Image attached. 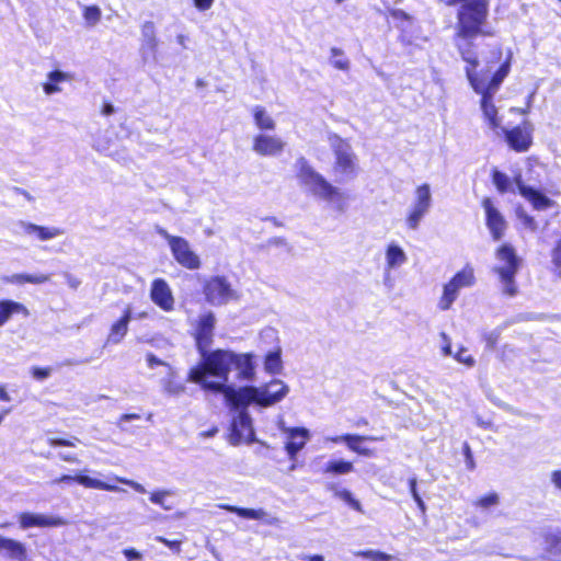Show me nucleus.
<instances>
[{"label":"nucleus","mask_w":561,"mask_h":561,"mask_svg":"<svg viewBox=\"0 0 561 561\" xmlns=\"http://www.w3.org/2000/svg\"><path fill=\"white\" fill-rule=\"evenodd\" d=\"M156 540L163 543L164 546H167L174 552L179 553L181 551V541L180 540H169L162 536L156 537Z\"/></svg>","instance_id":"nucleus-48"},{"label":"nucleus","mask_w":561,"mask_h":561,"mask_svg":"<svg viewBox=\"0 0 561 561\" xmlns=\"http://www.w3.org/2000/svg\"><path fill=\"white\" fill-rule=\"evenodd\" d=\"M171 495H173V492L171 490H157L150 494V501L151 503L159 505L163 510L169 511L172 508V505H169L167 503V497Z\"/></svg>","instance_id":"nucleus-40"},{"label":"nucleus","mask_w":561,"mask_h":561,"mask_svg":"<svg viewBox=\"0 0 561 561\" xmlns=\"http://www.w3.org/2000/svg\"><path fill=\"white\" fill-rule=\"evenodd\" d=\"M289 393V387L280 379L255 387H239L237 396L230 407H249L254 403L261 408H268L280 402Z\"/></svg>","instance_id":"nucleus-4"},{"label":"nucleus","mask_w":561,"mask_h":561,"mask_svg":"<svg viewBox=\"0 0 561 561\" xmlns=\"http://www.w3.org/2000/svg\"><path fill=\"white\" fill-rule=\"evenodd\" d=\"M19 519L23 529L31 527H53L64 525V520L61 518L43 514L22 513Z\"/></svg>","instance_id":"nucleus-23"},{"label":"nucleus","mask_w":561,"mask_h":561,"mask_svg":"<svg viewBox=\"0 0 561 561\" xmlns=\"http://www.w3.org/2000/svg\"><path fill=\"white\" fill-rule=\"evenodd\" d=\"M214 2L215 0H193L194 7L201 12L209 10Z\"/></svg>","instance_id":"nucleus-53"},{"label":"nucleus","mask_w":561,"mask_h":561,"mask_svg":"<svg viewBox=\"0 0 561 561\" xmlns=\"http://www.w3.org/2000/svg\"><path fill=\"white\" fill-rule=\"evenodd\" d=\"M551 482L561 491V470H554L551 472Z\"/></svg>","instance_id":"nucleus-57"},{"label":"nucleus","mask_w":561,"mask_h":561,"mask_svg":"<svg viewBox=\"0 0 561 561\" xmlns=\"http://www.w3.org/2000/svg\"><path fill=\"white\" fill-rule=\"evenodd\" d=\"M140 419V415L139 414H136V413H127V414H123L121 417H119V421L117 423V425L122 428V430H126L124 427V423L125 422H129V421H133V420H138Z\"/></svg>","instance_id":"nucleus-55"},{"label":"nucleus","mask_w":561,"mask_h":561,"mask_svg":"<svg viewBox=\"0 0 561 561\" xmlns=\"http://www.w3.org/2000/svg\"><path fill=\"white\" fill-rule=\"evenodd\" d=\"M282 352L280 348L271 351L266 354L265 360H264V369L266 373L271 375H278L280 374L283 369V362H282Z\"/></svg>","instance_id":"nucleus-32"},{"label":"nucleus","mask_w":561,"mask_h":561,"mask_svg":"<svg viewBox=\"0 0 561 561\" xmlns=\"http://www.w3.org/2000/svg\"><path fill=\"white\" fill-rule=\"evenodd\" d=\"M482 207L485 211V224L495 241L501 240L507 228V222L500 210L494 206L491 198L485 197L482 201Z\"/></svg>","instance_id":"nucleus-16"},{"label":"nucleus","mask_w":561,"mask_h":561,"mask_svg":"<svg viewBox=\"0 0 561 561\" xmlns=\"http://www.w3.org/2000/svg\"><path fill=\"white\" fill-rule=\"evenodd\" d=\"M50 368L33 367L32 375L37 380H44L50 376Z\"/></svg>","instance_id":"nucleus-51"},{"label":"nucleus","mask_w":561,"mask_h":561,"mask_svg":"<svg viewBox=\"0 0 561 561\" xmlns=\"http://www.w3.org/2000/svg\"><path fill=\"white\" fill-rule=\"evenodd\" d=\"M59 458L64 461H67V462H78V458L71 454H64V453H60L59 454Z\"/></svg>","instance_id":"nucleus-62"},{"label":"nucleus","mask_w":561,"mask_h":561,"mask_svg":"<svg viewBox=\"0 0 561 561\" xmlns=\"http://www.w3.org/2000/svg\"><path fill=\"white\" fill-rule=\"evenodd\" d=\"M477 425L484 430H493V424L490 421H484L481 417H477Z\"/></svg>","instance_id":"nucleus-61"},{"label":"nucleus","mask_w":561,"mask_h":561,"mask_svg":"<svg viewBox=\"0 0 561 561\" xmlns=\"http://www.w3.org/2000/svg\"><path fill=\"white\" fill-rule=\"evenodd\" d=\"M492 181L500 193L513 192L517 188L518 193L531 203L535 209L545 210L552 206L553 202L539 191L526 185L523 182L522 175L517 174L514 182L503 172L494 170L492 173Z\"/></svg>","instance_id":"nucleus-7"},{"label":"nucleus","mask_w":561,"mask_h":561,"mask_svg":"<svg viewBox=\"0 0 561 561\" xmlns=\"http://www.w3.org/2000/svg\"><path fill=\"white\" fill-rule=\"evenodd\" d=\"M455 359L461 364H465L468 367H472L474 365V358L468 353V350L465 347H460L459 351L454 355Z\"/></svg>","instance_id":"nucleus-44"},{"label":"nucleus","mask_w":561,"mask_h":561,"mask_svg":"<svg viewBox=\"0 0 561 561\" xmlns=\"http://www.w3.org/2000/svg\"><path fill=\"white\" fill-rule=\"evenodd\" d=\"M72 79L70 73L60 71V70H54L50 71L47 75V81L43 83V90L45 94L53 95L55 93L61 92V88L59 87V83L70 81Z\"/></svg>","instance_id":"nucleus-28"},{"label":"nucleus","mask_w":561,"mask_h":561,"mask_svg":"<svg viewBox=\"0 0 561 561\" xmlns=\"http://www.w3.org/2000/svg\"><path fill=\"white\" fill-rule=\"evenodd\" d=\"M156 231L168 241L172 255L180 265L188 270H196L201 266V260L198 255L192 251L187 240L170 234L162 227H157Z\"/></svg>","instance_id":"nucleus-11"},{"label":"nucleus","mask_w":561,"mask_h":561,"mask_svg":"<svg viewBox=\"0 0 561 561\" xmlns=\"http://www.w3.org/2000/svg\"><path fill=\"white\" fill-rule=\"evenodd\" d=\"M502 131L505 134L508 145L515 151H526L531 145V129L526 125L524 127L517 126L510 130L502 128Z\"/></svg>","instance_id":"nucleus-22"},{"label":"nucleus","mask_w":561,"mask_h":561,"mask_svg":"<svg viewBox=\"0 0 561 561\" xmlns=\"http://www.w3.org/2000/svg\"><path fill=\"white\" fill-rule=\"evenodd\" d=\"M199 354L201 363L190 369L187 380L199 385L206 392L222 394L227 407H230L239 387L228 383L229 374L234 369L239 381H253L255 378L253 355L238 354L227 350H208Z\"/></svg>","instance_id":"nucleus-1"},{"label":"nucleus","mask_w":561,"mask_h":561,"mask_svg":"<svg viewBox=\"0 0 561 561\" xmlns=\"http://www.w3.org/2000/svg\"><path fill=\"white\" fill-rule=\"evenodd\" d=\"M517 217L520 220L522 225L525 229H528L531 232L537 231L538 229V222L535 220L534 217L526 214L524 210L517 211Z\"/></svg>","instance_id":"nucleus-42"},{"label":"nucleus","mask_w":561,"mask_h":561,"mask_svg":"<svg viewBox=\"0 0 561 561\" xmlns=\"http://www.w3.org/2000/svg\"><path fill=\"white\" fill-rule=\"evenodd\" d=\"M488 0H467L458 11V35L472 38L481 32L488 16Z\"/></svg>","instance_id":"nucleus-8"},{"label":"nucleus","mask_w":561,"mask_h":561,"mask_svg":"<svg viewBox=\"0 0 561 561\" xmlns=\"http://www.w3.org/2000/svg\"><path fill=\"white\" fill-rule=\"evenodd\" d=\"M75 442H79V439L75 438V440H68L64 438H48V444L53 447H73L76 445Z\"/></svg>","instance_id":"nucleus-49"},{"label":"nucleus","mask_w":561,"mask_h":561,"mask_svg":"<svg viewBox=\"0 0 561 561\" xmlns=\"http://www.w3.org/2000/svg\"><path fill=\"white\" fill-rule=\"evenodd\" d=\"M146 360H147L148 367L150 369H153L156 366H163V367H165V369L168 371L169 367H171L168 363L161 360L160 358H158L156 355H153L151 353L147 354Z\"/></svg>","instance_id":"nucleus-47"},{"label":"nucleus","mask_w":561,"mask_h":561,"mask_svg":"<svg viewBox=\"0 0 561 561\" xmlns=\"http://www.w3.org/2000/svg\"><path fill=\"white\" fill-rule=\"evenodd\" d=\"M206 300L213 306H222L234 299L236 291L222 276H214L204 286Z\"/></svg>","instance_id":"nucleus-14"},{"label":"nucleus","mask_w":561,"mask_h":561,"mask_svg":"<svg viewBox=\"0 0 561 561\" xmlns=\"http://www.w3.org/2000/svg\"><path fill=\"white\" fill-rule=\"evenodd\" d=\"M355 556L369 559L371 561H402L397 557L387 554L379 550H362L355 552Z\"/></svg>","instance_id":"nucleus-37"},{"label":"nucleus","mask_w":561,"mask_h":561,"mask_svg":"<svg viewBox=\"0 0 561 561\" xmlns=\"http://www.w3.org/2000/svg\"><path fill=\"white\" fill-rule=\"evenodd\" d=\"M112 480L117 481L123 484H126L139 493H142V494L147 493V490L145 489V486L134 480H129V479L117 477V476L113 477Z\"/></svg>","instance_id":"nucleus-46"},{"label":"nucleus","mask_w":561,"mask_h":561,"mask_svg":"<svg viewBox=\"0 0 561 561\" xmlns=\"http://www.w3.org/2000/svg\"><path fill=\"white\" fill-rule=\"evenodd\" d=\"M342 438H344V443L347 445L348 449H351L352 451H355L363 456L371 455L370 449L360 447L358 445V443L364 439L373 440L374 439L373 437H364V436H359V435H355V434H344Z\"/></svg>","instance_id":"nucleus-34"},{"label":"nucleus","mask_w":561,"mask_h":561,"mask_svg":"<svg viewBox=\"0 0 561 561\" xmlns=\"http://www.w3.org/2000/svg\"><path fill=\"white\" fill-rule=\"evenodd\" d=\"M75 481L84 488L90 489H96V490H104V491H111V492H122L124 491L122 488L106 483L104 481H101L99 479L91 478L89 476L84 474H78V476H69V474H62L60 478L55 479L51 483H67Z\"/></svg>","instance_id":"nucleus-21"},{"label":"nucleus","mask_w":561,"mask_h":561,"mask_svg":"<svg viewBox=\"0 0 561 561\" xmlns=\"http://www.w3.org/2000/svg\"><path fill=\"white\" fill-rule=\"evenodd\" d=\"M386 273L397 270L408 262V255L404 250L396 242H390L385 251Z\"/></svg>","instance_id":"nucleus-26"},{"label":"nucleus","mask_w":561,"mask_h":561,"mask_svg":"<svg viewBox=\"0 0 561 561\" xmlns=\"http://www.w3.org/2000/svg\"><path fill=\"white\" fill-rule=\"evenodd\" d=\"M330 61L336 69L347 70L350 68V61L344 57V54L340 48L333 47L331 49Z\"/></svg>","instance_id":"nucleus-41"},{"label":"nucleus","mask_w":561,"mask_h":561,"mask_svg":"<svg viewBox=\"0 0 561 561\" xmlns=\"http://www.w3.org/2000/svg\"><path fill=\"white\" fill-rule=\"evenodd\" d=\"M10 231L15 237H28L38 241H48L64 233V230L58 227L39 226L26 220L13 221Z\"/></svg>","instance_id":"nucleus-13"},{"label":"nucleus","mask_w":561,"mask_h":561,"mask_svg":"<svg viewBox=\"0 0 561 561\" xmlns=\"http://www.w3.org/2000/svg\"><path fill=\"white\" fill-rule=\"evenodd\" d=\"M140 55L145 62L159 64V39L156 25L152 21H146L141 25Z\"/></svg>","instance_id":"nucleus-15"},{"label":"nucleus","mask_w":561,"mask_h":561,"mask_svg":"<svg viewBox=\"0 0 561 561\" xmlns=\"http://www.w3.org/2000/svg\"><path fill=\"white\" fill-rule=\"evenodd\" d=\"M354 469L353 463L345 460H332L329 461L324 469V473H332V474H346L352 472Z\"/></svg>","instance_id":"nucleus-35"},{"label":"nucleus","mask_w":561,"mask_h":561,"mask_svg":"<svg viewBox=\"0 0 561 561\" xmlns=\"http://www.w3.org/2000/svg\"><path fill=\"white\" fill-rule=\"evenodd\" d=\"M252 114L256 127L261 130H274L276 123L266 110L260 105L252 108Z\"/></svg>","instance_id":"nucleus-31"},{"label":"nucleus","mask_w":561,"mask_h":561,"mask_svg":"<svg viewBox=\"0 0 561 561\" xmlns=\"http://www.w3.org/2000/svg\"><path fill=\"white\" fill-rule=\"evenodd\" d=\"M279 428L283 433L287 434V443L285 450L290 460H295L297 454L306 446L310 438L309 430L305 427H286L284 422L280 421Z\"/></svg>","instance_id":"nucleus-17"},{"label":"nucleus","mask_w":561,"mask_h":561,"mask_svg":"<svg viewBox=\"0 0 561 561\" xmlns=\"http://www.w3.org/2000/svg\"><path fill=\"white\" fill-rule=\"evenodd\" d=\"M301 560H305V561H324L323 557L320 556V554L304 556V557H301Z\"/></svg>","instance_id":"nucleus-64"},{"label":"nucleus","mask_w":561,"mask_h":561,"mask_svg":"<svg viewBox=\"0 0 561 561\" xmlns=\"http://www.w3.org/2000/svg\"><path fill=\"white\" fill-rule=\"evenodd\" d=\"M27 274L21 273V274H14L10 277L9 282L15 283V284H23L26 283Z\"/></svg>","instance_id":"nucleus-59"},{"label":"nucleus","mask_w":561,"mask_h":561,"mask_svg":"<svg viewBox=\"0 0 561 561\" xmlns=\"http://www.w3.org/2000/svg\"><path fill=\"white\" fill-rule=\"evenodd\" d=\"M175 378V370L172 367H169V370L167 371V376L161 380V385L163 387L164 392L171 396H179L182 392H184L185 387L176 382L174 380Z\"/></svg>","instance_id":"nucleus-33"},{"label":"nucleus","mask_w":561,"mask_h":561,"mask_svg":"<svg viewBox=\"0 0 561 561\" xmlns=\"http://www.w3.org/2000/svg\"><path fill=\"white\" fill-rule=\"evenodd\" d=\"M433 206L431 186L427 183L419 185L413 194V199L408 208L405 226L409 230H417L421 221L430 213Z\"/></svg>","instance_id":"nucleus-9"},{"label":"nucleus","mask_w":561,"mask_h":561,"mask_svg":"<svg viewBox=\"0 0 561 561\" xmlns=\"http://www.w3.org/2000/svg\"><path fill=\"white\" fill-rule=\"evenodd\" d=\"M150 299L165 312L174 310L175 300L172 290L163 278H156L151 283Z\"/></svg>","instance_id":"nucleus-20"},{"label":"nucleus","mask_w":561,"mask_h":561,"mask_svg":"<svg viewBox=\"0 0 561 561\" xmlns=\"http://www.w3.org/2000/svg\"><path fill=\"white\" fill-rule=\"evenodd\" d=\"M476 283L474 272L470 265H467L444 286L443 295L438 301V308L443 311L450 309L451 305L458 298L462 288L473 286Z\"/></svg>","instance_id":"nucleus-12"},{"label":"nucleus","mask_w":561,"mask_h":561,"mask_svg":"<svg viewBox=\"0 0 561 561\" xmlns=\"http://www.w3.org/2000/svg\"><path fill=\"white\" fill-rule=\"evenodd\" d=\"M286 142L276 135L259 134L253 138L252 149L264 157L279 156L285 149Z\"/></svg>","instance_id":"nucleus-19"},{"label":"nucleus","mask_w":561,"mask_h":561,"mask_svg":"<svg viewBox=\"0 0 561 561\" xmlns=\"http://www.w3.org/2000/svg\"><path fill=\"white\" fill-rule=\"evenodd\" d=\"M218 507L221 510H225L227 512L234 513V514L239 515L240 517H243L247 519L261 520L267 516L266 512L262 508H259V510L243 508V507H238V506H233V505H229V504H219Z\"/></svg>","instance_id":"nucleus-30"},{"label":"nucleus","mask_w":561,"mask_h":561,"mask_svg":"<svg viewBox=\"0 0 561 561\" xmlns=\"http://www.w3.org/2000/svg\"><path fill=\"white\" fill-rule=\"evenodd\" d=\"M462 59L467 62L466 75L472 89L478 94H481V110L485 121L488 122L491 129L496 130L497 128H501V118L497 116V108L493 104L492 100L501 83L510 72L511 54L493 73L490 81H488L484 76L479 77L474 72V67L477 65L474 58L468 56L466 53H462Z\"/></svg>","instance_id":"nucleus-2"},{"label":"nucleus","mask_w":561,"mask_h":561,"mask_svg":"<svg viewBox=\"0 0 561 561\" xmlns=\"http://www.w3.org/2000/svg\"><path fill=\"white\" fill-rule=\"evenodd\" d=\"M551 262L556 272L561 276V238L557 241L551 252Z\"/></svg>","instance_id":"nucleus-43"},{"label":"nucleus","mask_w":561,"mask_h":561,"mask_svg":"<svg viewBox=\"0 0 561 561\" xmlns=\"http://www.w3.org/2000/svg\"><path fill=\"white\" fill-rule=\"evenodd\" d=\"M500 503V496L495 492H491L484 496L479 497L473 502V505L482 511H489L492 507L497 506Z\"/></svg>","instance_id":"nucleus-39"},{"label":"nucleus","mask_w":561,"mask_h":561,"mask_svg":"<svg viewBox=\"0 0 561 561\" xmlns=\"http://www.w3.org/2000/svg\"><path fill=\"white\" fill-rule=\"evenodd\" d=\"M82 16L87 27H94L102 18V11L98 5H82Z\"/></svg>","instance_id":"nucleus-36"},{"label":"nucleus","mask_w":561,"mask_h":561,"mask_svg":"<svg viewBox=\"0 0 561 561\" xmlns=\"http://www.w3.org/2000/svg\"><path fill=\"white\" fill-rule=\"evenodd\" d=\"M94 148H95L98 151H100V152H102V153H104V154L113 156V157H114L115 159H117L118 161H121V160L123 159L121 156H118V153H115V154H114L113 152H111V151H110V148H108L106 145H103V144H101V142H99V141H98V142H95Z\"/></svg>","instance_id":"nucleus-54"},{"label":"nucleus","mask_w":561,"mask_h":561,"mask_svg":"<svg viewBox=\"0 0 561 561\" xmlns=\"http://www.w3.org/2000/svg\"><path fill=\"white\" fill-rule=\"evenodd\" d=\"M440 339H442V352H443V355L444 356H451L453 352H451L450 339L448 337V335L445 332L440 333Z\"/></svg>","instance_id":"nucleus-50"},{"label":"nucleus","mask_w":561,"mask_h":561,"mask_svg":"<svg viewBox=\"0 0 561 561\" xmlns=\"http://www.w3.org/2000/svg\"><path fill=\"white\" fill-rule=\"evenodd\" d=\"M49 280V275L46 274H27L26 283L44 284Z\"/></svg>","instance_id":"nucleus-52"},{"label":"nucleus","mask_w":561,"mask_h":561,"mask_svg":"<svg viewBox=\"0 0 561 561\" xmlns=\"http://www.w3.org/2000/svg\"><path fill=\"white\" fill-rule=\"evenodd\" d=\"M329 144L334 153L333 173L337 183H347L358 174L357 158L351 145L336 134L329 135Z\"/></svg>","instance_id":"nucleus-5"},{"label":"nucleus","mask_w":561,"mask_h":561,"mask_svg":"<svg viewBox=\"0 0 561 561\" xmlns=\"http://www.w3.org/2000/svg\"><path fill=\"white\" fill-rule=\"evenodd\" d=\"M123 553L128 560H141L142 558L141 553L134 548L124 549Z\"/></svg>","instance_id":"nucleus-56"},{"label":"nucleus","mask_w":561,"mask_h":561,"mask_svg":"<svg viewBox=\"0 0 561 561\" xmlns=\"http://www.w3.org/2000/svg\"><path fill=\"white\" fill-rule=\"evenodd\" d=\"M233 411L229 442L233 446L242 443L252 444L255 439V433L252 425V417L248 411V407H228Z\"/></svg>","instance_id":"nucleus-10"},{"label":"nucleus","mask_w":561,"mask_h":561,"mask_svg":"<svg viewBox=\"0 0 561 561\" xmlns=\"http://www.w3.org/2000/svg\"><path fill=\"white\" fill-rule=\"evenodd\" d=\"M0 401H3V402L11 401V397L7 392L5 387L2 385H0Z\"/></svg>","instance_id":"nucleus-63"},{"label":"nucleus","mask_w":561,"mask_h":561,"mask_svg":"<svg viewBox=\"0 0 561 561\" xmlns=\"http://www.w3.org/2000/svg\"><path fill=\"white\" fill-rule=\"evenodd\" d=\"M0 550L5 551L7 556L11 559L18 561H24L26 559L25 546L14 539L0 536Z\"/></svg>","instance_id":"nucleus-29"},{"label":"nucleus","mask_w":561,"mask_h":561,"mask_svg":"<svg viewBox=\"0 0 561 561\" xmlns=\"http://www.w3.org/2000/svg\"><path fill=\"white\" fill-rule=\"evenodd\" d=\"M409 488L413 500L416 499V496H420L416 490V478L413 477L409 479Z\"/></svg>","instance_id":"nucleus-60"},{"label":"nucleus","mask_w":561,"mask_h":561,"mask_svg":"<svg viewBox=\"0 0 561 561\" xmlns=\"http://www.w3.org/2000/svg\"><path fill=\"white\" fill-rule=\"evenodd\" d=\"M330 490H333L334 491V496L344 501L345 503H347L352 508H354L355 511L357 512H360L362 511V505L360 503L354 499L353 494L346 490V489H337L335 486H330Z\"/></svg>","instance_id":"nucleus-38"},{"label":"nucleus","mask_w":561,"mask_h":561,"mask_svg":"<svg viewBox=\"0 0 561 561\" xmlns=\"http://www.w3.org/2000/svg\"><path fill=\"white\" fill-rule=\"evenodd\" d=\"M497 263L493 272L499 276L502 291L507 296L517 294L515 276L520 267L522 260L517 256L515 249L508 244H502L495 252Z\"/></svg>","instance_id":"nucleus-6"},{"label":"nucleus","mask_w":561,"mask_h":561,"mask_svg":"<svg viewBox=\"0 0 561 561\" xmlns=\"http://www.w3.org/2000/svg\"><path fill=\"white\" fill-rule=\"evenodd\" d=\"M131 319L133 311L130 306H127L123 316L111 325L106 342L108 344L121 343L128 332V324Z\"/></svg>","instance_id":"nucleus-25"},{"label":"nucleus","mask_w":561,"mask_h":561,"mask_svg":"<svg viewBox=\"0 0 561 561\" xmlns=\"http://www.w3.org/2000/svg\"><path fill=\"white\" fill-rule=\"evenodd\" d=\"M459 49H460V53H461V54H462V53H466L468 56H471L472 58H474V59H476L477 65H476V67H474V72H476L479 77L484 76V78H486V80H488V81H490V80H491V78H490V72H491V70H492V68H493V67H492V66H488V69L482 68V69H480L479 71H477V68L479 67V61H478L477 57L474 56V54H473L472 51H470L469 49H463L461 46L459 47ZM489 65H492V61H489Z\"/></svg>","instance_id":"nucleus-45"},{"label":"nucleus","mask_w":561,"mask_h":561,"mask_svg":"<svg viewBox=\"0 0 561 561\" xmlns=\"http://www.w3.org/2000/svg\"><path fill=\"white\" fill-rule=\"evenodd\" d=\"M497 339H499V334L496 332L489 333L485 337L486 346L490 348H493L497 342Z\"/></svg>","instance_id":"nucleus-58"},{"label":"nucleus","mask_w":561,"mask_h":561,"mask_svg":"<svg viewBox=\"0 0 561 561\" xmlns=\"http://www.w3.org/2000/svg\"><path fill=\"white\" fill-rule=\"evenodd\" d=\"M14 314L30 316L28 309L21 302L2 299L0 300V328L3 327Z\"/></svg>","instance_id":"nucleus-27"},{"label":"nucleus","mask_w":561,"mask_h":561,"mask_svg":"<svg viewBox=\"0 0 561 561\" xmlns=\"http://www.w3.org/2000/svg\"><path fill=\"white\" fill-rule=\"evenodd\" d=\"M295 167L298 183L306 193L330 204L339 213L347 210L348 194L330 183L306 158L300 157L297 159Z\"/></svg>","instance_id":"nucleus-3"},{"label":"nucleus","mask_w":561,"mask_h":561,"mask_svg":"<svg viewBox=\"0 0 561 561\" xmlns=\"http://www.w3.org/2000/svg\"><path fill=\"white\" fill-rule=\"evenodd\" d=\"M543 559L547 561H561V529L549 531L543 536Z\"/></svg>","instance_id":"nucleus-24"},{"label":"nucleus","mask_w":561,"mask_h":561,"mask_svg":"<svg viewBox=\"0 0 561 561\" xmlns=\"http://www.w3.org/2000/svg\"><path fill=\"white\" fill-rule=\"evenodd\" d=\"M216 318L213 312L201 314L196 324L195 341L199 353L208 351L214 336Z\"/></svg>","instance_id":"nucleus-18"}]
</instances>
